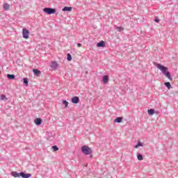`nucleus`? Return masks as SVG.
<instances>
[{
  "instance_id": "obj_1",
  "label": "nucleus",
  "mask_w": 178,
  "mask_h": 178,
  "mask_svg": "<svg viewBox=\"0 0 178 178\" xmlns=\"http://www.w3.org/2000/svg\"><path fill=\"white\" fill-rule=\"evenodd\" d=\"M157 67L161 70V72L170 80V81H172L173 80V78H172V75H170V72H169L167 67H165L161 64H157Z\"/></svg>"
},
{
  "instance_id": "obj_2",
  "label": "nucleus",
  "mask_w": 178,
  "mask_h": 178,
  "mask_svg": "<svg viewBox=\"0 0 178 178\" xmlns=\"http://www.w3.org/2000/svg\"><path fill=\"white\" fill-rule=\"evenodd\" d=\"M11 176L13 177L30 178L31 177V174H26L24 172H17L16 171H13L11 172Z\"/></svg>"
},
{
  "instance_id": "obj_3",
  "label": "nucleus",
  "mask_w": 178,
  "mask_h": 178,
  "mask_svg": "<svg viewBox=\"0 0 178 178\" xmlns=\"http://www.w3.org/2000/svg\"><path fill=\"white\" fill-rule=\"evenodd\" d=\"M81 152H83L84 155H91V154H92V149L87 145H83L81 147Z\"/></svg>"
},
{
  "instance_id": "obj_4",
  "label": "nucleus",
  "mask_w": 178,
  "mask_h": 178,
  "mask_svg": "<svg viewBox=\"0 0 178 178\" xmlns=\"http://www.w3.org/2000/svg\"><path fill=\"white\" fill-rule=\"evenodd\" d=\"M43 12L47 15H54V13H56V8H44Z\"/></svg>"
},
{
  "instance_id": "obj_5",
  "label": "nucleus",
  "mask_w": 178,
  "mask_h": 178,
  "mask_svg": "<svg viewBox=\"0 0 178 178\" xmlns=\"http://www.w3.org/2000/svg\"><path fill=\"white\" fill-rule=\"evenodd\" d=\"M22 35H23V38H25V40H27L29 38V35H30V31H29L27 29H23Z\"/></svg>"
},
{
  "instance_id": "obj_6",
  "label": "nucleus",
  "mask_w": 178,
  "mask_h": 178,
  "mask_svg": "<svg viewBox=\"0 0 178 178\" xmlns=\"http://www.w3.org/2000/svg\"><path fill=\"white\" fill-rule=\"evenodd\" d=\"M58 66L59 65L58 64V63H56V61H52L50 65V67H51V69H54V70H56Z\"/></svg>"
},
{
  "instance_id": "obj_7",
  "label": "nucleus",
  "mask_w": 178,
  "mask_h": 178,
  "mask_svg": "<svg viewBox=\"0 0 178 178\" xmlns=\"http://www.w3.org/2000/svg\"><path fill=\"white\" fill-rule=\"evenodd\" d=\"M71 102L72 104H79L80 102V99L77 96L73 97L71 99Z\"/></svg>"
},
{
  "instance_id": "obj_8",
  "label": "nucleus",
  "mask_w": 178,
  "mask_h": 178,
  "mask_svg": "<svg viewBox=\"0 0 178 178\" xmlns=\"http://www.w3.org/2000/svg\"><path fill=\"white\" fill-rule=\"evenodd\" d=\"M34 122L36 124V126H41V124L42 123V119L36 118V119H35Z\"/></svg>"
},
{
  "instance_id": "obj_9",
  "label": "nucleus",
  "mask_w": 178,
  "mask_h": 178,
  "mask_svg": "<svg viewBox=\"0 0 178 178\" xmlns=\"http://www.w3.org/2000/svg\"><path fill=\"white\" fill-rule=\"evenodd\" d=\"M33 72L35 76H37V77H40L41 75V71H40L38 69H33Z\"/></svg>"
},
{
  "instance_id": "obj_10",
  "label": "nucleus",
  "mask_w": 178,
  "mask_h": 178,
  "mask_svg": "<svg viewBox=\"0 0 178 178\" xmlns=\"http://www.w3.org/2000/svg\"><path fill=\"white\" fill-rule=\"evenodd\" d=\"M97 48H104V47H105V42H104V40L97 42Z\"/></svg>"
},
{
  "instance_id": "obj_11",
  "label": "nucleus",
  "mask_w": 178,
  "mask_h": 178,
  "mask_svg": "<svg viewBox=\"0 0 178 178\" xmlns=\"http://www.w3.org/2000/svg\"><path fill=\"white\" fill-rule=\"evenodd\" d=\"M108 80H109V76L108 75H104L102 78V81L104 84H106L108 83Z\"/></svg>"
},
{
  "instance_id": "obj_12",
  "label": "nucleus",
  "mask_w": 178,
  "mask_h": 178,
  "mask_svg": "<svg viewBox=\"0 0 178 178\" xmlns=\"http://www.w3.org/2000/svg\"><path fill=\"white\" fill-rule=\"evenodd\" d=\"M123 122V118L118 117L114 120L115 123H122Z\"/></svg>"
},
{
  "instance_id": "obj_13",
  "label": "nucleus",
  "mask_w": 178,
  "mask_h": 178,
  "mask_svg": "<svg viewBox=\"0 0 178 178\" xmlns=\"http://www.w3.org/2000/svg\"><path fill=\"white\" fill-rule=\"evenodd\" d=\"M7 78L8 79V80H15V79H16V76H15V74H8Z\"/></svg>"
},
{
  "instance_id": "obj_14",
  "label": "nucleus",
  "mask_w": 178,
  "mask_h": 178,
  "mask_svg": "<svg viewBox=\"0 0 178 178\" xmlns=\"http://www.w3.org/2000/svg\"><path fill=\"white\" fill-rule=\"evenodd\" d=\"M147 113H148V115H149L150 116H152V115H154V113H156V112L154 108H150L147 111Z\"/></svg>"
},
{
  "instance_id": "obj_15",
  "label": "nucleus",
  "mask_w": 178,
  "mask_h": 178,
  "mask_svg": "<svg viewBox=\"0 0 178 178\" xmlns=\"http://www.w3.org/2000/svg\"><path fill=\"white\" fill-rule=\"evenodd\" d=\"M63 12H72V7L65 6L63 8Z\"/></svg>"
},
{
  "instance_id": "obj_16",
  "label": "nucleus",
  "mask_w": 178,
  "mask_h": 178,
  "mask_svg": "<svg viewBox=\"0 0 178 178\" xmlns=\"http://www.w3.org/2000/svg\"><path fill=\"white\" fill-rule=\"evenodd\" d=\"M3 8L4 10H9V8H10L9 3H5L3 4Z\"/></svg>"
},
{
  "instance_id": "obj_17",
  "label": "nucleus",
  "mask_w": 178,
  "mask_h": 178,
  "mask_svg": "<svg viewBox=\"0 0 178 178\" xmlns=\"http://www.w3.org/2000/svg\"><path fill=\"white\" fill-rule=\"evenodd\" d=\"M164 85L165 87H167L168 90H170L172 88V85L170 84V82H165L164 83Z\"/></svg>"
},
{
  "instance_id": "obj_18",
  "label": "nucleus",
  "mask_w": 178,
  "mask_h": 178,
  "mask_svg": "<svg viewBox=\"0 0 178 178\" xmlns=\"http://www.w3.org/2000/svg\"><path fill=\"white\" fill-rule=\"evenodd\" d=\"M23 83H24V86H26V87H27V86H29V79L27 78H24Z\"/></svg>"
},
{
  "instance_id": "obj_19",
  "label": "nucleus",
  "mask_w": 178,
  "mask_h": 178,
  "mask_svg": "<svg viewBox=\"0 0 178 178\" xmlns=\"http://www.w3.org/2000/svg\"><path fill=\"white\" fill-rule=\"evenodd\" d=\"M1 101H8V98L5 95H1L0 97Z\"/></svg>"
},
{
  "instance_id": "obj_20",
  "label": "nucleus",
  "mask_w": 178,
  "mask_h": 178,
  "mask_svg": "<svg viewBox=\"0 0 178 178\" xmlns=\"http://www.w3.org/2000/svg\"><path fill=\"white\" fill-rule=\"evenodd\" d=\"M51 149L54 151V152L56 151H59V147L56 145L51 146Z\"/></svg>"
},
{
  "instance_id": "obj_21",
  "label": "nucleus",
  "mask_w": 178,
  "mask_h": 178,
  "mask_svg": "<svg viewBox=\"0 0 178 178\" xmlns=\"http://www.w3.org/2000/svg\"><path fill=\"white\" fill-rule=\"evenodd\" d=\"M137 159H138V161H143V159H144V157H143V154L138 153L137 154Z\"/></svg>"
},
{
  "instance_id": "obj_22",
  "label": "nucleus",
  "mask_w": 178,
  "mask_h": 178,
  "mask_svg": "<svg viewBox=\"0 0 178 178\" xmlns=\"http://www.w3.org/2000/svg\"><path fill=\"white\" fill-rule=\"evenodd\" d=\"M67 60H68V62L72 60V55L69 53L67 54Z\"/></svg>"
},
{
  "instance_id": "obj_23",
  "label": "nucleus",
  "mask_w": 178,
  "mask_h": 178,
  "mask_svg": "<svg viewBox=\"0 0 178 178\" xmlns=\"http://www.w3.org/2000/svg\"><path fill=\"white\" fill-rule=\"evenodd\" d=\"M116 30L117 31H123V30H124V28H123L122 26H116Z\"/></svg>"
},
{
  "instance_id": "obj_24",
  "label": "nucleus",
  "mask_w": 178,
  "mask_h": 178,
  "mask_svg": "<svg viewBox=\"0 0 178 178\" xmlns=\"http://www.w3.org/2000/svg\"><path fill=\"white\" fill-rule=\"evenodd\" d=\"M63 105H65V108H67V106L69 105V102L66 100H63Z\"/></svg>"
},
{
  "instance_id": "obj_25",
  "label": "nucleus",
  "mask_w": 178,
  "mask_h": 178,
  "mask_svg": "<svg viewBox=\"0 0 178 178\" xmlns=\"http://www.w3.org/2000/svg\"><path fill=\"white\" fill-rule=\"evenodd\" d=\"M138 147H143V143L138 142V143L135 145V148H138Z\"/></svg>"
},
{
  "instance_id": "obj_26",
  "label": "nucleus",
  "mask_w": 178,
  "mask_h": 178,
  "mask_svg": "<svg viewBox=\"0 0 178 178\" xmlns=\"http://www.w3.org/2000/svg\"><path fill=\"white\" fill-rule=\"evenodd\" d=\"M46 134L48 136L49 138H51V137H52V133L51 132H46Z\"/></svg>"
},
{
  "instance_id": "obj_27",
  "label": "nucleus",
  "mask_w": 178,
  "mask_h": 178,
  "mask_svg": "<svg viewBox=\"0 0 178 178\" xmlns=\"http://www.w3.org/2000/svg\"><path fill=\"white\" fill-rule=\"evenodd\" d=\"M154 22H156V23H159V18H158L157 17H155Z\"/></svg>"
},
{
  "instance_id": "obj_28",
  "label": "nucleus",
  "mask_w": 178,
  "mask_h": 178,
  "mask_svg": "<svg viewBox=\"0 0 178 178\" xmlns=\"http://www.w3.org/2000/svg\"><path fill=\"white\" fill-rule=\"evenodd\" d=\"M77 47H81V43H78Z\"/></svg>"
},
{
  "instance_id": "obj_29",
  "label": "nucleus",
  "mask_w": 178,
  "mask_h": 178,
  "mask_svg": "<svg viewBox=\"0 0 178 178\" xmlns=\"http://www.w3.org/2000/svg\"><path fill=\"white\" fill-rule=\"evenodd\" d=\"M92 155H90V158H92Z\"/></svg>"
},
{
  "instance_id": "obj_30",
  "label": "nucleus",
  "mask_w": 178,
  "mask_h": 178,
  "mask_svg": "<svg viewBox=\"0 0 178 178\" xmlns=\"http://www.w3.org/2000/svg\"><path fill=\"white\" fill-rule=\"evenodd\" d=\"M0 74H1V71H0Z\"/></svg>"
}]
</instances>
